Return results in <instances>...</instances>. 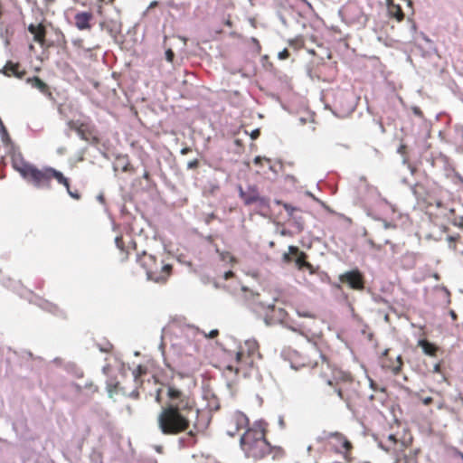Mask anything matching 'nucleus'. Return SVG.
Returning <instances> with one entry per match:
<instances>
[{
    "instance_id": "obj_1",
    "label": "nucleus",
    "mask_w": 463,
    "mask_h": 463,
    "mask_svg": "<svg viewBox=\"0 0 463 463\" xmlns=\"http://www.w3.org/2000/svg\"><path fill=\"white\" fill-rule=\"evenodd\" d=\"M167 402L161 407L156 418L159 430L164 435H178L189 430L190 415L198 412L193 397L173 383L165 385Z\"/></svg>"
},
{
    "instance_id": "obj_2",
    "label": "nucleus",
    "mask_w": 463,
    "mask_h": 463,
    "mask_svg": "<svg viewBox=\"0 0 463 463\" xmlns=\"http://www.w3.org/2000/svg\"><path fill=\"white\" fill-rule=\"evenodd\" d=\"M289 361L291 366L295 369L308 367L312 370L320 368V376L326 380L329 386H335L337 395L342 400H347L345 395L344 388L341 383H352L353 378L349 373L333 368L322 354L318 347L315 344H308L300 350H293L289 354Z\"/></svg>"
},
{
    "instance_id": "obj_3",
    "label": "nucleus",
    "mask_w": 463,
    "mask_h": 463,
    "mask_svg": "<svg viewBox=\"0 0 463 463\" xmlns=\"http://www.w3.org/2000/svg\"><path fill=\"white\" fill-rule=\"evenodd\" d=\"M268 424L264 420L255 421L241 437V448L247 458L255 460L270 455L272 459H280L285 451L280 447H271L266 439Z\"/></svg>"
},
{
    "instance_id": "obj_4",
    "label": "nucleus",
    "mask_w": 463,
    "mask_h": 463,
    "mask_svg": "<svg viewBox=\"0 0 463 463\" xmlns=\"http://www.w3.org/2000/svg\"><path fill=\"white\" fill-rule=\"evenodd\" d=\"M12 165L24 180L37 188L50 189L52 179L63 186H68V178L61 172L51 166L37 168L25 161L20 154L13 156Z\"/></svg>"
},
{
    "instance_id": "obj_5",
    "label": "nucleus",
    "mask_w": 463,
    "mask_h": 463,
    "mask_svg": "<svg viewBox=\"0 0 463 463\" xmlns=\"http://www.w3.org/2000/svg\"><path fill=\"white\" fill-rule=\"evenodd\" d=\"M232 362L225 366V370L235 375L249 376L252 370L257 369L262 355L256 340H246L236 352L232 354Z\"/></svg>"
},
{
    "instance_id": "obj_6",
    "label": "nucleus",
    "mask_w": 463,
    "mask_h": 463,
    "mask_svg": "<svg viewBox=\"0 0 463 463\" xmlns=\"http://www.w3.org/2000/svg\"><path fill=\"white\" fill-rule=\"evenodd\" d=\"M413 438L406 428H399L395 432L383 437L382 447L394 458L395 463H415L410 448Z\"/></svg>"
},
{
    "instance_id": "obj_7",
    "label": "nucleus",
    "mask_w": 463,
    "mask_h": 463,
    "mask_svg": "<svg viewBox=\"0 0 463 463\" xmlns=\"http://www.w3.org/2000/svg\"><path fill=\"white\" fill-rule=\"evenodd\" d=\"M137 262L146 270L147 279L157 283H165L172 272V265L158 261L156 257L143 251L137 254Z\"/></svg>"
},
{
    "instance_id": "obj_8",
    "label": "nucleus",
    "mask_w": 463,
    "mask_h": 463,
    "mask_svg": "<svg viewBox=\"0 0 463 463\" xmlns=\"http://www.w3.org/2000/svg\"><path fill=\"white\" fill-rule=\"evenodd\" d=\"M264 321L268 326L284 324L288 320L287 311L275 304L264 305L260 303Z\"/></svg>"
},
{
    "instance_id": "obj_9",
    "label": "nucleus",
    "mask_w": 463,
    "mask_h": 463,
    "mask_svg": "<svg viewBox=\"0 0 463 463\" xmlns=\"http://www.w3.org/2000/svg\"><path fill=\"white\" fill-rule=\"evenodd\" d=\"M68 127L74 130L82 140L94 145L99 143L94 126L80 120H70Z\"/></svg>"
},
{
    "instance_id": "obj_10",
    "label": "nucleus",
    "mask_w": 463,
    "mask_h": 463,
    "mask_svg": "<svg viewBox=\"0 0 463 463\" xmlns=\"http://www.w3.org/2000/svg\"><path fill=\"white\" fill-rule=\"evenodd\" d=\"M291 255L296 256L295 263L298 269H307L310 274L316 273V269L313 265L307 260V255L304 251L299 250L297 246L288 247V252H285L283 254V261L286 263L291 262L293 260Z\"/></svg>"
},
{
    "instance_id": "obj_11",
    "label": "nucleus",
    "mask_w": 463,
    "mask_h": 463,
    "mask_svg": "<svg viewBox=\"0 0 463 463\" xmlns=\"http://www.w3.org/2000/svg\"><path fill=\"white\" fill-rule=\"evenodd\" d=\"M339 281L351 289L362 291L365 288L364 277L359 269H352L339 276Z\"/></svg>"
},
{
    "instance_id": "obj_12",
    "label": "nucleus",
    "mask_w": 463,
    "mask_h": 463,
    "mask_svg": "<svg viewBox=\"0 0 463 463\" xmlns=\"http://www.w3.org/2000/svg\"><path fill=\"white\" fill-rule=\"evenodd\" d=\"M328 444L336 452L344 454L345 458L353 449L352 443L343 434L338 432L328 436Z\"/></svg>"
},
{
    "instance_id": "obj_13",
    "label": "nucleus",
    "mask_w": 463,
    "mask_h": 463,
    "mask_svg": "<svg viewBox=\"0 0 463 463\" xmlns=\"http://www.w3.org/2000/svg\"><path fill=\"white\" fill-rule=\"evenodd\" d=\"M381 364L383 368L390 370L394 374H398L402 368L403 362L401 354L391 355V350L385 349L381 356Z\"/></svg>"
},
{
    "instance_id": "obj_14",
    "label": "nucleus",
    "mask_w": 463,
    "mask_h": 463,
    "mask_svg": "<svg viewBox=\"0 0 463 463\" xmlns=\"http://www.w3.org/2000/svg\"><path fill=\"white\" fill-rule=\"evenodd\" d=\"M28 31L33 34V42L40 44L41 47L46 46V28L43 24H29Z\"/></svg>"
},
{
    "instance_id": "obj_15",
    "label": "nucleus",
    "mask_w": 463,
    "mask_h": 463,
    "mask_svg": "<svg viewBox=\"0 0 463 463\" xmlns=\"http://www.w3.org/2000/svg\"><path fill=\"white\" fill-rule=\"evenodd\" d=\"M93 19V14L90 12H80L77 13L74 16L75 26L80 31L90 30L91 29V20Z\"/></svg>"
},
{
    "instance_id": "obj_16",
    "label": "nucleus",
    "mask_w": 463,
    "mask_h": 463,
    "mask_svg": "<svg viewBox=\"0 0 463 463\" xmlns=\"http://www.w3.org/2000/svg\"><path fill=\"white\" fill-rule=\"evenodd\" d=\"M26 82L29 83L33 88L37 89L41 93L47 96L48 98H52V93L50 90V87L39 77L33 76L27 78Z\"/></svg>"
},
{
    "instance_id": "obj_17",
    "label": "nucleus",
    "mask_w": 463,
    "mask_h": 463,
    "mask_svg": "<svg viewBox=\"0 0 463 463\" xmlns=\"http://www.w3.org/2000/svg\"><path fill=\"white\" fill-rule=\"evenodd\" d=\"M19 68L20 64L18 62L14 63L12 61H7L0 72L7 77L14 76L18 79H22L25 75L26 71L24 70L20 71Z\"/></svg>"
},
{
    "instance_id": "obj_18",
    "label": "nucleus",
    "mask_w": 463,
    "mask_h": 463,
    "mask_svg": "<svg viewBox=\"0 0 463 463\" xmlns=\"http://www.w3.org/2000/svg\"><path fill=\"white\" fill-rule=\"evenodd\" d=\"M418 346L421 347L422 352L430 357H436L440 348L435 344L428 341L427 339H420L418 341Z\"/></svg>"
},
{
    "instance_id": "obj_19",
    "label": "nucleus",
    "mask_w": 463,
    "mask_h": 463,
    "mask_svg": "<svg viewBox=\"0 0 463 463\" xmlns=\"http://www.w3.org/2000/svg\"><path fill=\"white\" fill-rule=\"evenodd\" d=\"M276 203L277 204H280L283 206V208L286 210V212L288 213V216L292 219H295L296 220V223H297V226L298 228L299 231H302L303 228H304V221L301 217H297L295 215V213L297 212H300V210L297 207H294L287 203H282L281 201H276Z\"/></svg>"
},
{
    "instance_id": "obj_20",
    "label": "nucleus",
    "mask_w": 463,
    "mask_h": 463,
    "mask_svg": "<svg viewBox=\"0 0 463 463\" xmlns=\"http://www.w3.org/2000/svg\"><path fill=\"white\" fill-rule=\"evenodd\" d=\"M388 14L392 18L396 19L397 22H402L404 19V13L399 4H395L393 0H386Z\"/></svg>"
},
{
    "instance_id": "obj_21",
    "label": "nucleus",
    "mask_w": 463,
    "mask_h": 463,
    "mask_svg": "<svg viewBox=\"0 0 463 463\" xmlns=\"http://www.w3.org/2000/svg\"><path fill=\"white\" fill-rule=\"evenodd\" d=\"M249 422L250 421H249L248 417L244 413H242L241 411H236L232 416V419H231V423L235 426V430L236 431L248 427L249 426Z\"/></svg>"
},
{
    "instance_id": "obj_22",
    "label": "nucleus",
    "mask_w": 463,
    "mask_h": 463,
    "mask_svg": "<svg viewBox=\"0 0 463 463\" xmlns=\"http://www.w3.org/2000/svg\"><path fill=\"white\" fill-rule=\"evenodd\" d=\"M240 197L242 199L244 204L250 205L259 201H262L256 190L250 192H245L241 187L239 190Z\"/></svg>"
},
{
    "instance_id": "obj_23",
    "label": "nucleus",
    "mask_w": 463,
    "mask_h": 463,
    "mask_svg": "<svg viewBox=\"0 0 463 463\" xmlns=\"http://www.w3.org/2000/svg\"><path fill=\"white\" fill-rule=\"evenodd\" d=\"M115 243H116L117 248L120 251L119 260L121 261H126L128 259L129 250H128V247L126 246V244L123 241V237L121 235L117 236L115 239Z\"/></svg>"
},
{
    "instance_id": "obj_24",
    "label": "nucleus",
    "mask_w": 463,
    "mask_h": 463,
    "mask_svg": "<svg viewBox=\"0 0 463 463\" xmlns=\"http://www.w3.org/2000/svg\"><path fill=\"white\" fill-rule=\"evenodd\" d=\"M288 45L295 50H300L305 46V41L302 36H298L294 39L288 40Z\"/></svg>"
},
{
    "instance_id": "obj_25",
    "label": "nucleus",
    "mask_w": 463,
    "mask_h": 463,
    "mask_svg": "<svg viewBox=\"0 0 463 463\" xmlns=\"http://www.w3.org/2000/svg\"><path fill=\"white\" fill-rule=\"evenodd\" d=\"M64 187L66 188L67 193L69 194V195L71 197H72L73 199H76V200H79L80 198V194L79 193L78 190H74V191L71 190L69 180H68V186H64Z\"/></svg>"
},
{
    "instance_id": "obj_26",
    "label": "nucleus",
    "mask_w": 463,
    "mask_h": 463,
    "mask_svg": "<svg viewBox=\"0 0 463 463\" xmlns=\"http://www.w3.org/2000/svg\"><path fill=\"white\" fill-rule=\"evenodd\" d=\"M146 373V369L142 365H138L133 372V374H134L135 378L137 379L139 376L145 374Z\"/></svg>"
},
{
    "instance_id": "obj_27",
    "label": "nucleus",
    "mask_w": 463,
    "mask_h": 463,
    "mask_svg": "<svg viewBox=\"0 0 463 463\" xmlns=\"http://www.w3.org/2000/svg\"><path fill=\"white\" fill-rule=\"evenodd\" d=\"M449 248L452 249L454 251H458V249L457 247V238L450 236V237H449ZM459 251L463 252V249L459 250Z\"/></svg>"
},
{
    "instance_id": "obj_28",
    "label": "nucleus",
    "mask_w": 463,
    "mask_h": 463,
    "mask_svg": "<svg viewBox=\"0 0 463 463\" xmlns=\"http://www.w3.org/2000/svg\"><path fill=\"white\" fill-rule=\"evenodd\" d=\"M289 57V52L288 49H284L281 52H279L278 58L279 60H286Z\"/></svg>"
},
{
    "instance_id": "obj_29",
    "label": "nucleus",
    "mask_w": 463,
    "mask_h": 463,
    "mask_svg": "<svg viewBox=\"0 0 463 463\" xmlns=\"http://www.w3.org/2000/svg\"><path fill=\"white\" fill-rule=\"evenodd\" d=\"M175 58V53L171 49L165 51V59L169 62H173Z\"/></svg>"
},
{
    "instance_id": "obj_30",
    "label": "nucleus",
    "mask_w": 463,
    "mask_h": 463,
    "mask_svg": "<svg viewBox=\"0 0 463 463\" xmlns=\"http://www.w3.org/2000/svg\"><path fill=\"white\" fill-rule=\"evenodd\" d=\"M453 224L463 230V216H458L454 219Z\"/></svg>"
},
{
    "instance_id": "obj_31",
    "label": "nucleus",
    "mask_w": 463,
    "mask_h": 463,
    "mask_svg": "<svg viewBox=\"0 0 463 463\" xmlns=\"http://www.w3.org/2000/svg\"><path fill=\"white\" fill-rule=\"evenodd\" d=\"M198 166H199V161H198V159H194V160H192V161L188 162V164H187V167H188L189 169H195V168H197Z\"/></svg>"
},
{
    "instance_id": "obj_32",
    "label": "nucleus",
    "mask_w": 463,
    "mask_h": 463,
    "mask_svg": "<svg viewBox=\"0 0 463 463\" xmlns=\"http://www.w3.org/2000/svg\"><path fill=\"white\" fill-rule=\"evenodd\" d=\"M263 160H266V161H268V162H269V159H267V158H264V157H261V156H256V157L254 158V160H253V163H254L255 165H260V166H261V165H262V161H263Z\"/></svg>"
},
{
    "instance_id": "obj_33",
    "label": "nucleus",
    "mask_w": 463,
    "mask_h": 463,
    "mask_svg": "<svg viewBox=\"0 0 463 463\" xmlns=\"http://www.w3.org/2000/svg\"><path fill=\"white\" fill-rule=\"evenodd\" d=\"M260 130L259 128H256L251 131L250 136L251 139L254 140V139H257L260 137Z\"/></svg>"
},
{
    "instance_id": "obj_34",
    "label": "nucleus",
    "mask_w": 463,
    "mask_h": 463,
    "mask_svg": "<svg viewBox=\"0 0 463 463\" xmlns=\"http://www.w3.org/2000/svg\"><path fill=\"white\" fill-rule=\"evenodd\" d=\"M228 258L231 261H235V259L233 256H232L229 252L222 253V259L226 260Z\"/></svg>"
},
{
    "instance_id": "obj_35",
    "label": "nucleus",
    "mask_w": 463,
    "mask_h": 463,
    "mask_svg": "<svg viewBox=\"0 0 463 463\" xmlns=\"http://www.w3.org/2000/svg\"><path fill=\"white\" fill-rule=\"evenodd\" d=\"M433 373H441V363H437L433 366Z\"/></svg>"
},
{
    "instance_id": "obj_36",
    "label": "nucleus",
    "mask_w": 463,
    "mask_h": 463,
    "mask_svg": "<svg viewBox=\"0 0 463 463\" xmlns=\"http://www.w3.org/2000/svg\"><path fill=\"white\" fill-rule=\"evenodd\" d=\"M433 402V398L430 396L425 397L422 399V403L424 405H430Z\"/></svg>"
},
{
    "instance_id": "obj_37",
    "label": "nucleus",
    "mask_w": 463,
    "mask_h": 463,
    "mask_svg": "<svg viewBox=\"0 0 463 463\" xmlns=\"http://www.w3.org/2000/svg\"><path fill=\"white\" fill-rule=\"evenodd\" d=\"M298 314L299 317H313L314 316L308 312V311H306V312H300L298 310Z\"/></svg>"
},
{
    "instance_id": "obj_38",
    "label": "nucleus",
    "mask_w": 463,
    "mask_h": 463,
    "mask_svg": "<svg viewBox=\"0 0 463 463\" xmlns=\"http://www.w3.org/2000/svg\"><path fill=\"white\" fill-rule=\"evenodd\" d=\"M407 146L405 145H401L398 148V152L402 155H404L406 153Z\"/></svg>"
},
{
    "instance_id": "obj_39",
    "label": "nucleus",
    "mask_w": 463,
    "mask_h": 463,
    "mask_svg": "<svg viewBox=\"0 0 463 463\" xmlns=\"http://www.w3.org/2000/svg\"><path fill=\"white\" fill-rule=\"evenodd\" d=\"M195 429H196V425H194V430H189V431L187 432V435H188L189 437L194 438V437L196 436V430H195Z\"/></svg>"
},
{
    "instance_id": "obj_40",
    "label": "nucleus",
    "mask_w": 463,
    "mask_h": 463,
    "mask_svg": "<svg viewBox=\"0 0 463 463\" xmlns=\"http://www.w3.org/2000/svg\"><path fill=\"white\" fill-rule=\"evenodd\" d=\"M218 335H219V331H218L217 329H214V330H212V331L209 333V337H210V338H214V337H216Z\"/></svg>"
},
{
    "instance_id": "obj_41",
    "label": "nucleus",
    "mask_w": 463,
    "mask_h": 463,
    "mask_svg": "<svg viewBox=\"0 0 463 463\" xmlns=\"http://www.w3.org/2000/svg\"><path fill=\"white\" fill-rule=\"evenodd\" d=\"M192 151L191 147L189 146H185L184 148L181 149V154L182 155H187L188 153H190Z\"/></svg>"
},
{
    "instance_id": "obj_42",
    "label": "nucleus",
    "mask_w": 463,
    "mask_h": 463,
    "mask_svg": "<svg viewBox=\"0 0 463 463\" xmlns=\"http://www.w3.org/2000/svg\"><path fill=\"white\" fill-rule=\"evenodd\" d=\"M234 276V273L232 271H227L224 273V279H229Z\"/></svg>"
},
{
    "instance_id": "obj_43",
    "label": "nucleus",
    "mask_w": 463,
    "mask_h": 463,
    "mask_svg": "<svg viewBox=\"0 0 463 463\" xmlns=\"http://www.w3.org/2000/svg\"><path fill=\"white\" fill-rule=\"evenodd\" d=\"M449 314H450V317H452L453 320H457L458 316H457V314H456V312L454 310H451L449 312Z\"/></svg>"
},
{
    "instance_id": "obj_44",
    "label": "nucleus",
    "mask_w": 463,
    "mask_h": 463,
    "mask_svg": "<svg viewBox=\"0 0 463 463\" xmlns=\"http://www.w3.org/2000/svg\"><path fill=\"white\" fill-rule=\"evenodd\" d=\"M157 5H158L157 1H153V2L150 3L148 8L149 9L154 8V7L157 6Z\"/></svg>"
},
{
    "instance_id": "obj_45",
    "label": "nucleus",
    "mask_w": 463,
    "mask_h": 463,
    "mask_svg": "<svg viewBox=\"0 0 463 463\" xmlns=\"http://www.w3.org/2000/svg\"><path fill=\"white\" fill-rule=\"evenodd\" d=\"M224 24L228 27H232L233 24L232 22L231 21V19H227L225 22H224Z\"/></svg>"
},
{
    "instance_id": "obj_46",
    "label": "nucleus",
    "mask_w": 463,
    "mask_h": 463,
    "mask_svg": "<svg viewBox=\"0 0 463 463\" xmlns=\"http://www.w3.org/2000/svg\"><path fill=\"white\" fill-rule=\"evenodd\" d=\"M99 2L112 5L115 0H99Z\"/></svg>"
},
{
    "instance_id": "obj_47",
    "label": "nucleus",
    "mask_w": 463,
    "mask_h": 463,
    "mask_svg": "<svg viewBox=\"0 0 463 463\" xmlns=\"http://www.w3.org/2000/svg\"><path fill=\"white\" fill-rule=\"evenodd\" d=\"M97 13H98L99 15H102V14H103V7H102V5H99L98 6Z\"/></svg>"
},
{
    "instance_id": "obj_48",
    "label": "nucleus",
    "mask_w": 463,
    "mask_h": 463,
    "mask_svg": "<svg viewBox=\"0 0 463 463\" xmlns=\"http://www.w3.org/2000/svg\"><path fill=\"white\" fill-rule=\"evenodd\" d=\"M89 386H90V388L93 389L92 390L93 392H98V387L97 386L93 385L92 383H90Z\"/></svg>"
},
{
    "instance_id": "obj_49",
    "label": "nucleus",
    "mask_w": 463,
    "mask_h": 463,
    "mask_svg": "<svg viewBox=\"0 0 463 463\" xmlns=\"http://www.w3.org/2000/svg\"><path fill=\"white\" fill-rule=\"evenodd\" d=\"M160 392H161V390L157 391V394H156V402H160Z\"/></svg>"
},
{
    "instance_id": "obj_50",
    "label": "nucleus",
    "mask_w": 463,
    "mask_h": 463,
    "mask_svg": "<svg viewBox=\"0 0 463 463\" xmlns=\"http://www.w3.org/2000/svg\"><path fill=\"white\" fill-rule=\"evenodd\" d=\"M235 144H236L237 146H240L242 145V143H241V141L240 139H236V140H235Z\"/></svg>"
},
{
    "instance_id": "obj_51",
    "label": "nucleus",
    "mask_w": 463,
    "mask_h": 463,
    "mask_svg": "<svg viewBox=\"0 0 463 463\" xmlns=\"http://www.w3.org/2000/svg\"><path fill=\"white\" fill-rule=\"evenodd\" d=\"M404 2H407L408 6H411L412 2L411 0H403Z\"/></svg>"
},
{
    "instance_id": "obj_52",
    "label": "nucleus",
    "mask_w": 463,
    "mask_h": 463,
    "mask_svg": "<svg viewBox=\"0 0 463 463\" xmlns=\"http://www.w3.org/2000/svg\"><path fill=\"white\" fill-rule=\"evenodd\" d=\"M65 150H66V149H65L64 147H62V148H60V149L58 150V152H59L60 154H62V153H64V152H65Z\"/></svg>"
},
{
    "instance_id": "obj_53",
    "label": "nucleus",
    "mask_w": 463,
    "mask_h": 463,
    "mask_svg": "<svg viewBox=\"0 0 463 463\" xmlns=\"http://www.w3.org/2000/svg\"><path fill=\"white\" fill-rule=\"evenodd\" d=\"M458 456L460 457V458L463 460V453L462 452H458Z\"/></svg>"
},
{
    "instance_id": "obj_54",
    "label": "nucleus",
    "mask_w": 463,
    "mask_h": 463,
    "mask_svg": "<svg viewBox=\"0 0 463 463\" xmlns=\"http://www.w3.org/2000/svg\"><path fill=\"white\" fill-rule=\"evenodd\" d=\"M148 176H149L148 173H145L144 177H145L146 179H147V178H148Z\"/></svg>"
},
{
    "instance_id": "obj_55",
    "label": "nucleus",
    "mask_w": 463,
    "mask_h": 463,
    "mask_svg": "<svg viewBox=\"0 0 463 463\" xmlns=\"http://www.w3.org/2000/svg\"><path fill=\"white\" fill-rule=\"evenodd\" d=\"M369 243H370L372 246H373V245H374V244H373V241H369Z\"/></svg>"
},
{
    "instance_id": "obj_56",
    "label": "nucleus",
    "mask_w": 463,
    "mask_h": 463,
    "mask_svg": "<svg viewBox=\"0 0 463 463\" xmlns=\"http://www.w3.org/2000/svg\"><path fill=\"white\" fill-rule=\"evenodd\" d=\"M133 396H135V397H138V393H137V394H136V393H133Z\"/></svg>"
},
{
    "instance_id": "obj_57",
    "label": "nucleus",
    "mask_w": 463,
    "mask_h": 463,
    "mask_svg": "<svg viewBox=\"0 0 463 463\" xmlns=\"http://www.w3.org/2000/svg\"><path fill=\"white\" fill-rule=\"evenodd\" d=\"M133 396H135V397H138V393H137V394H136V393H133Z\"/></svg>"
},
{
    "instance_id": "obj_58",
    "label": "nucleus",
    "mask_w": 463,
    "mask_h": 463,
    "mask_svg": "<svg viewBox=\"0 0 463 463\" xmlns=\"http://www.w3.org/2000/svg\"><path fill=\"white\" fill-rule=\"evenodd\" d=\"M3 131L6 133V129L5 128V127H3Z\"/></svg>"
}]
</instances>
